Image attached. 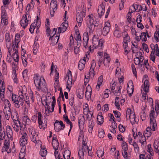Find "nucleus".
I'll return each mask as SVG.
<instances>
[{"label":"nucleus","mask_w":159,"mask_h":159,"mask_svg":"<svg viewBox=\"0 0 159 159\" xmlns=\"http://www.w3.org/2000/svg\"><path fill=\"white\" fill-rule=\"evenodd\" d=\"M25 94V93H24L23 89L18 92V96L12 94L11 97L12 100L16 107L19 108L21 106L23 105L25 101L24 95Z\"/></svg>","instance_id":"f257e3e1"},{"label":"nucleus","mask_w":159,"mask_h":159,"mask_svg":"<svg viewBox=\"0 0 159 159\" xmlns=\"http://www.w3.org/2000/svg\"><path fill=\"white\" fill-rule=\"evenodd\" d=\"M34 84L38 91L40 90L41 88H46V82L43 77H41L39 78V75L36 74L34 75Z\"/></svg>","instance_id":"f03ea898"},{"label":"nucleus","mask_w":159,"mask_h":159,"mask_svg":"<svg viewBox=\"0 0 159 159\" xmlns=\"http://www.w3.org/2000/svg\"><path fill=\"white\" fill-rule=\"evenodd\" d=\"M85 10L83 9L81 7L78 8L77 10L76 19L79 26H80L81 25V23L83 20V17H84L85 15Z\"/></svg>","instance_id":"7ed1b4c3"},{"label":"nucleus","mask_w":159,"mask_h":159,"mask_svg":"<svg viewBox=\"0 0 159 159\" xmlns=\"http://www.w3.org/2000/svg\"><path fill=\"white\" fill-rule=\"evenodd\" d=\"M93 46L95 48L98 47H102L103 45L104 41L103 39H100L99 40L98 37L94 35L92 39Z\"/></svg>","instance_id":"20e7f679"},{"label":"nucleus","mask_w":159,"mask_h":159,"mask_svg":"<svg viewBox=\"0 0 159 159\" xmlns=\"http://www.w3.org/2000/svg\"><path fill=\"white\" fill-rule=\"evenodd\" d=\"M89 148L88 146H82V148L80 149L78 152V155L80 159H84V152H86L87 150H88V155H90L89 151H91Z\"/></svg>","instance_id":"39448f33"},{"label":"nucleus","mask_w":159,"mask_h":159,"mask_svg":"<svg viewBox=\"0 0 159 159\" xmlns=\"http://www.w3.org/2000/svg\"><path fill=\"white\" fill-rule=\"evenodd\" d=\"M20 34H16L14 41H13L12 43L13 49H15V48H18V43L20 42Z\"/></svg>","instance_id":"423d86ee"},{"label":"nucleus","mask_w":159,"mask_h":159,"mask_svg":"<svg viewBox=\"0 0 159 159\" xmlns=\"http://www.w3.org/2000/svg\"><path fill=\"white\" fill-rule=\"evenodd\" d=\"M29 20H27V17L26 15H24L20 21V24L22 27L24 29L28 25Z\"/></svg>","instance_id":"0eeeda50"},{"label":"nucleus","mask_w":159,"mask_h":159,"mask_svg":"<svg viewBox=\"0 0 159 159\" xmlns=\"http://www.w3.org/2000/svg\"><path fill=\"white\" fill-rule=\"evenodd\" d=\"M92 21L93 20H90V23L88 22L87 24V26L86 30L90 33H93L95 29V27L92 23Z\"/></svg>","instance_id":"6e6552de"},{"label":"nucleus","mask_w":159,"mask_h":159,"mask_svg":"<svg viewBox=\"0 0 159 159\" xmlns=\"http://www.w3.org/2000/svg\"><path fill=\"white\" fill-rule=\"evenodd\" d=\"M92 61L93 62L91 64L89 72V75L92 78L95 75L94 69L96 66V63L95 62H94V60H93Z\"/></svg>","instance_id":"1a4fd4ad"},{"label":"nucleus","mask_w":159,"mask_h":159,"mask_svg":"<svg viewBox=\"0 0 159 159\" xmlns=\"http://www.w3.org/2000/svg\"><path fill=\"white\" fill-rule=\"evenodd\" d=\"M27 135L26 133L24 134L22 136L20 141V146H24L27 143Z\"/></svg>","instance_id":"9d476101"},{"label":"nucleus","mask_w":159,"mask_h":159,"mask_svg":"<svg viewBox=\"0 0 159 159\" xmlns=\"http://www.w3.org/2000/svg\"><path fill=\"white\" fill-rule=\"evenodd\" d=\"M49 99H48L47 97H46L45 99H44L43 101H45L46 104L45 105L46 107L45 106V113L48 116L49 115V113L50 112V106H49L50 102H48Z\"/></svg>","instance_id":"9b49d317"},{"label":"nucleus","mask_w":159,"mask_h":159,"mask_svg":"<svg viewBox=\"0 0 159 159\" xmlns=\"http://www.w3.org/2000/svg\"><path fill=\"white\" fill-rule=\"evenodd\" d=\"M110 25L109 23L107 22H106L102 30V33L104 35H106L110 31Z\"/></svg>","instance_id":"f8f14e48"},{"label":"nucleus","mask_w":159,"mask_h":159,"mask_svg":"<svg viewBox=\"0 0 159 159\" xmlns=\"http://www.w3.org/2000/svg\"><path fill=\"white\" fill-rule=\"evenodd\" d=\"M59 35H57L53 37L54 35H53L52 36H50L49 40H51V44L52 46H54L58 42L59 39Z\"/></svg>","instance_id":"ddd939ff"},{"label":"nucleus","mask_w":159,"mask_h":159,"mask_svg":"<svg viewBox=\"0 0 159 159\" xmlns=\"http://www.w3.org/2000/svg\"><path fill=\"white\" fill-rule=\"evenodd\" d=\"M115 30L114 32V35L117 38H119L121 36V32L118 25H115Z\"/></svg>","instance_id":"4468645a"},{"label":"nucleus","mask_w":159,"mask_h":159,"mask_svg":"<svg viewBox=\"0 0 159 159\" xmlns=\"http://www.w3.org/2000/svg\"><path fill=\"white\" fill-rule=\"evenodd\" d=\"M92 90L90 86L89 85L87 86L86 88V91L85 93V96L88 100L90 98L91 95Z\"/></svg>","instance_id":"2eb2a0df"},{"label":"nucleus","mask_w":159,"mask_h":159,"mask_svg":"<svg viewBox=\"0 0 159 159\" xmlns=\"http://www.w3.org/2000/svg\"><path fill=\"white\" fill-rule=\"evenodd\" d=\"M105 6L102 4H100L98 7V12L99 16H102L105 12Z\"/></svg>","instance_id":"dca6fc26"},{"label":"nucleus","mask_w":159,"mask_h":159,"mask_svg":"<svg viewBox=\"0 0 159 159\" xmlns=\"http://www.w3.org/2000/svg\"><path fill=\"white\" fill-rule=\"evenodd\" d=\"M6 132L7 137L9 139L11 138L13 136V134L11 128L10 126L7 125V126Z\"/></svg>","instance_id":"f3484780"},{"label":"nucleus","mask_w":159,"mask_h":159,"mask_svg":"<svg viewBox=\"0 0 159 159\" xmlns=\"http://www.w3.org/2000/svg\"><path fill=\"white\" fill-rule=\"evenodd\" d=\"M66 76L68 77L67 85H71L72 84V76L71 72L70 70H69V72L67 74Z\"/></svg>","instance_id":"a211bd4d"},{"label":"nucleus","mask_w":159,"mask_h":159,"mask_svg":"<svg viewBox=\"0 0 159 159\" xmlns=\"http://www.w3.org/2000/svg\"><path fill=\"white\" fill-rule=\"evenodd\" d=\"M15 48V49H13V51H15V52L13 54V58L15 61L18 62L19 61V57L18 55V50Z\"/></svg>","instance_id":"6ab92c4d"},{"label":"nucleus","mask_w":159,"mask_h":159,"mask_svg":"<svg viewBox=\"0 0 159 159\" xmlns=\"http://www.w3.org/2000/svg\"><path fill=\"white\" fill-rule=\"evenodd\" d=\"M85 120V119L84 116H83L81 118L79 119L78 123L80 129H83L84 128Z\"/></svg>","instance_id":"aec40b11"},{"label":"nucleus","mask_w":159,"mask_h":159,"mask_svg":"<svg viewBox=\"0 0 159 159\" xmlns=\"http://www.w3.org/2000/svg\"><path fill=\"white\" fill-rule=\"evenodd\" d=\"M57 0H52L50 4V8L56 10L57 9Z\"/></svg>","instance_id":"412c9836"},{"label":"nucleus","mask_w":159,"mask_h":159,"mask_svg":"<svg viewBox=\"0 0 159 159\" xmlns=\"http://www.w3.org/2000/svg\"><path fill=\"white\" fill-rule=\"evenodd\" d=\"M129 118L130 119V122L132 125L137 122L136 120L135 116L134 114L132 113L131 115H130Z\"/></svg>","instance_id":"4be33fe9"},{"label":"nucleus","mask_w":159,"mask_h":159,"mask_svg":"<svg viewBox=\"0 0 159 159\" xmlns=\"http://www.w3.org/2000/svg\"><path fill=\"white\" fill-rule=\"evenodd\" d=\"M77 95L78 98L80 99L83 98L84 96L83 90L79 89L77 91Z\"/></svg>","instance_id":"5701e85b"},{"label":"nucleus","mask_w":159,"mask_h":159,"mask_svg":"<svg viewBox=\"0 0 159 159\" xmlns=\"http://www.w3.org/2000/svg\"><path fill=\"white\" fill-rule=\"evenodd\" d=\"M151 127H148L146 129V131H144L143 135L144 136H145V134H147V137H149L151 135L152 133L151 132Z\"/></svg>","instance_id":"b1692460"},{"label":"nucleus","mask_w":159,"mask_h":159,"mask_svg":"<svg viewBox=\"0 0 159 159\" xmlns=\"http://www.w3.org/2000/svg\"><path fill=\"white\" fill-rule=\"evenodd\" d=\"M156 122V120H152V119L151 121H150V127H152V129L153 131L155 130V127L157 126V124Z\"/></svg>","instance_id":"393cba45"},{"label":"nucleus","mask_w":159,"mask_h":159,"mask_svg":"<svg viewBox=\"0 0 159 159\" xmlns=\"http://www.w3.org/2000/svg\"><path fill=\"white\" fill-rule=\"evenodd\" d=\"M39 153L42 157H44L47 154V151L46 148H41L40 150Z\"/></svg>","instance_id":"a878e982"},{"label":"nucleus","mask_w":159,"mask_h":159,"mask_svg":"<svg viewBox=\"0 0 159 159\" xmlns=\"http://www.w3.org/2000/svg\"><path fill=\"white\" fill-rule=\"evenodd\" d=\"M70 155V152L69 150H66L63 155L65 159H69Z\"/></svg>","instance_id":"bb28decb"},{"label":"nucleus","mask_w":159,"mask_h":159,"mask_svg":"<svg viewBox=\"0 0 159 159\" xmlns=\"http://www.w3.org/2000/svg\"><path fill=\"white\" fill-rule=\"evenodd\" d=\"M97 119L98 122V124L101 125L103 122V117L102 115H98L97 116Z\"/></svg>","instance_id":"cd10ccee"},{"label":"nucleus","mask_w":159,"mask_h":159,"mask_svg":"<svg viewBox=\"0 0 159 159\" xmlns=\"http://www.w3.org/2000/svg\"><path fill=\"white\" fill-rule=\"evenodd\" d=\"M52 144L54 149H55L56 148H58V147L59 146V143L57 140L55 139V140H52Z\"/></svg>","instance_id":"c85d7f7f"},{"label":"nucleus","mask_w":159,"mask_h":159,"mask_svg":"<svg viewBox=\"0 0 159 159\" xmlns=\"http://www.w3.org/2000/svg\"><path fill=\"white\" fill-rule=\"evenodd\" d=\"M132 88H130L128 85V88H127V91L128 93H129V96L131 97L132 94H133L134 92V86L132 85Z\"/></svg>","instance_id":"c756f323"},{"label":"nucleus","mask_w":159,"mask_h":159,"mask_svg":"<svg viewBox=\"0 0 159 159\" xmlns=\"http://www.w3.org/2000/svg\"><path fill=\"white\" fill-rule=\"evenodd\" d=\"M38 136V135L37 134L35 135V136H30L31 140L35 143H39L40 142L39 140H37L36 137H37Z\"/></svg>","instance_id":"7c9ffc66"},{"label":"nucleus","mask_w":159,"mask_h":159,"mask_svg":"<svg viewBox=\"0 0 159 159\" xmlns=\"http://www.w3.org/2000/svg\"><path fill=\"white\" fill-rule=\"evenodd\" d=\"M104 153V150L103 149L98 150L97 151V156L99 157H102L103 156Z\"/></svg>","instance_id":"2f4dec72"},{"label":"nucleus","mask_w":159,"mask_h":159,"mask_svg":"<svg viewBox=\"0 0 159 159\" xmlns=\"http://www.w3.org/2000/svg\"><path fill=\"white\" fill-rule=\"evenodd\" d=\"M68 24L65 22H63L61 25V27L62 29V32H65L68 26Z\"/></svg>","instance_id":"473e14b6"},{"label":"nucleus","mask_w":159,"mask_h":159,"mask_svg":"<svg viewBox=\"0 0 159 159\" xmlns=\"http://www.w3.org/2000/svg\"><path fill=\"white\" fill-rule=\"evenodd\" d=\"M134 62L135 65H138L140 67H142V64L141 63L140 64L139 62L140 60H139V58L138 57H137L134 58Z\"/></svg>","instance_id":"72a5a7b5"},{"label":"nucleus","mask_w":159,"mask_h":159,"mask_svg":"<svg viewBox=\"0 0 159 159\" xmlns=\"http://www.w3.org/2000/svg\"><path fill=\"white\" fill-rule=\"evenodd\" d=\"M54 129L56 131L59 132L61 130L63 129H62V127H61V126H60V125H59L58 124H54Z\"/></svg>","instance_id":"f704fd0d"},{"label":"nucleus","mask_w":159,"mask_h":159,"mask_svg":"<svg viewBox=\"0 0 159 159\" xmlns=\"http://www.w3.org/2000/svg\"><path fill=\"white\" fill-rule=\"evenodd\" d=\"M23 121L26 123V125H29L30 122V120L29 119L28 116H25L23 118Z\"/></svg>","instance_id":"c9c22d12"},{"label":"nucleus","mask_w":159,"mask_h":159,"mask_svg":"<svg viewBox=\"0 0 159 159\" xmlns=\"http://www.w3.org/2000/svg\"><path fill=\"white\" fill-rule=\"evenodd\" d=\"M121 86H120L118 88V90H115L112 91V92L115 94L116 96H119L120 93V89H121Z\"/></svg>","instance_id":"e433bc0d"},{"label":"nucleus","mask_w":159,"mask_h":159,"mask_svg":"<svg viewBox=\"0 0 159 159\" xmlns=\"http://www.w3.org/2000/svg\"><path fill=\"white\" fill-rule=\"evenodd\" d=\"M42 114L40 112L38 113V123L39 125H42L43 122L41 120Z\"/></svg>","instance_id":"4c0bfd02"},{"label":"nucleus","mask_w":159,"mask_h":159,"mask_svg":"<svg viewBox=\"0 0 159 159\" xmlns=\"http://www.w3.org/2000/svg\"><path fill=\"white\" fill-rule=\"evenodd\" d=\"M140 39L142 40L146 41L147 40L146 34V33L143 32L141 33V35L140 36Z\"/></svg>","instance_id":"58836bf2"},{"label":"nucleus","mask_w":159,"mask_h":159,"mask_svg":"<svg viewBox=\"0 0 159 159\" xmlns=\"http://www.w3.org/2000/svg\"><path fill=\"white\" fill-rule=\"evenodd\" d=\"M36 27V24L35 23H33L31 24L29 29V31L31 33H33L34 30Z\"/></svg>","instance_id":"ea45409f"},{"label":"nucleus","mask_w":159,"mask_h":159,"mask_svg":"<svg viewBox=\"0 0 159 159\" xmlns=\"http://www.w3.org/2000/svg\"><path fill=\"white\" fill-rule=\"evenodd\" d=\"M65 122L66 123L68 124H69L70 125V129L69 130V132L68 133V135H69L70 131L72 128L73 125L72 123L70 121V120L68 118L67 119L65 120Z\"/></svg>","instance_id":"a19ab883"},{"label":"nucleus","mask_w":159,"mask_h":159,"mask_svg":"<svg viewBox=\"0 0 159 159\" xmlns=\"http://www.w3.org/2000/svg\"><path fill=\"white\" fill-rule=\"evenodd\" d=\"M93 113L92 111H89L87 114V120L93 119L94 118V116H93Z\"/></svg>","instance_id":"79ce46f5"},{"label":"nucleus","mask_w":159,"mask_h":159,"mask_svg":"<svg viewBox=\"0 0 159 159\" xmlns=\"http://www.w3.org/2000/svg\"><path fill=\"white\" fill-rule=\"evenodd\" d=\"M151 144H149L148 145V151L150 153V154L152 156H153V152L151 147Z\"/></svg>","instance_id":"37998d69"},{"label":"nucleus","mask_w":159,"mask_h":159,"mask_svg":"<svg viewBox=\"0 0 159 159\" xmlns=\"http://www.w3.org/2000/svg\"><path fill=\"white\" fill-rule=\"evenodd\" d=\"M54 150H55L54 154L56 158H57L58 159H63L62 158H60V154H58V148H56L55 149H54Z\"/></svg>","instance_id":"c03bdc74"},{"label":"nucleus","mask_w":159,"mask_h":159,"mask_svg":"<svg viewBox=\"0 0 159 159\" xmlns=\"http://www.w3.org/2000/svg\"><path fill=\"white\" fill-rule=\"evenodd\" d=\"M127 151L122 152V155L125 158L128 159L129 158L130 156V154H129L127 152Z\"/></svg>","instance_id":"a18cd8bd"},{"label":"nucleus","mask_w":159,"mask_h":159,"mask_svg":"<svg viewBox=\"0 0 159 159\" xmlns=\"http://www.w3.org/2000/svg\"><path fill=\"white\" fill-rule=\"evenodd\" d=\"M89 35L88 32H85L83 35V41H88Z\"/></svg>","instance_id":"49530a36"},{"label":"nucleus","mask_w":159,"mask_h":159,"mask_svg":"<svg viewBox=\"0 0 159 159\" xmlns=\"http://www.w3.org/2000/svg\"><path fill=\"white\" fill-rule=\"evenodd\" d=\"M131 66L132 68V70L133 72V73L135 76V77H136V78H137L136 68H135L134 65L132 64L131 65Z\"/></svg>","instance_id":"de8ad7c7"},{"label":"nucleus","mask_w":159,"mask_h":159,"mask_svg":"<svg viewBox=\"0 0 159 159\" xmlns=\"http://www.w3.org/2000/svg\"><path fill=\"white\" fill-rule=\"evenodd\" d=\"M23 150L22 149H21V150L19 154V159H26L25 158H24V157L25 156V153L24 152L25 151V149L23 150V152H22V151Z\"/></svg>","instance_id":"09e8293b"},{"label":"nucleus","mask_w":159,"mask_h":159,"mask_svg":"<svg viewBox=\"0 0 159 159\" xmlns=\"http://www.w3.org/2000/svg\"><path fill=\"white\" fill-rule=\"evenodd\" d=\"M3 111L4 113H7L9 115V113H11L10 107H4Z\"/></svg>","instance_id":"8fccbe9b"},{"label":"nucleus","mask_w":159,"mask_h":159,"mask_svg":"<svg viewBox=\"0 0 159 159\" xmlns=\"http://www.w3.org/2000/svg\"><path fill=\"white\" fill-rule=\"evenodd\" d=\"M76 37L75 38V39L77 41H79L80 42H81V36L80 35V34L79 33V32H76Z\"/></svg>","instance_id":"3c124183"},{"label":"nucleus","mask_w":159,"mask_h":159,"mask_svg":"<svg viewBox=\"0 0 159 159\" xmlns=\"http://www.w3.org/2000/svg\"><path fill=\"white\" fill-rule=\"evenodd\" d=\"M130 41V37L127 33H126L125 37H124L123 42L128 43V42Z\"/></svg>","instance_id":"603ef678"},{"label":"nucleus","mask_w":159,"mask_h":159,"mask_svg":"<svg viewBox=\"0 0 159 159\" xmlns=\"http://www.w3.org/2000/svg\"><path fill=\"white\" fill-rule=\"evenodd\" d=\"M131 111L130 108H128L126 111V118L127 120L128 119V118L129 117L130 115H131L132 114L131 113Z\"/></svg>","instance_id":"864d4df0"},{"label":"nucleus","mask_w":159,"mask_h":159,"mask_svg":"<svg viewBox=\"0 0 159 159\" xmlns=\"http://www.w3.org/2000/svg\"><path fill=\"white\" fill-rule=\"evenodd\" d=\"M128 150V145L127 144L125 143H123V145L122 146V152L124 151H127Z\"/></svg>","instance_id":"5fc2aeb1"},{"label":"nucleus","mask_w":159,"mask_h":159,"mask_svg":"<svg viewBox=\"0 0 159 159\" xmlns=\"http://www.w3.org/2000/svg\"><path fill=\"white\" fill-rule=\"evenodd\" d=\"M155 114V111L154 110H152L151 111V112L149 114L150 117V121H151L152 119V120H155L154 119V115Z\"/></svg>","instance_id":"6e6d98bb"},{"label":"nucleus","mask_w":159,"mask_h":159,"mask_svg":"<svg viewBox=\"0 0 159 159\" xmlns=\"http://www.w3.org/2000/svg\"><path fill=\"white\" fill-rule=\"evenodd\" d=\"M143 48L144 50L147 53L149 52V50L148 45L144 43L142 44Z\"/></svg>","instance_id":"4d7b16f0"},{"label":"nucleus","mask_w":159,"mask_h":159,"mask_svg":"<svg viewBox=\"0 0 159 159\" xmlns=\"http://www.w3.org/2000/svg\"><path fill=\"white\" fill-rule=\"evenodd\" d=\"M5 40L6 41H10L11 39L10 34L9 33L7 32L5 34Z\"/></svg>","instance_id":"13d9d810"},{"label":"nucleus","mask_w":159,"mask_h":159,"mask_svg":"<svg viewBox=\"0 0 159 159\" xmlns=\"http://www.w3.org/2000/svg\"><path fill=\"white\" fill-rule=\"evenodd\" d=\"M155 107L157 114H159V103L157 102L155 103Z\"/></svg>","instance_id":"bf43d9fd"},{"label":"nucleus","mask_w":159,"mask_h":159,"mask_svg":"<svg viewBox=\"0 0 159 159\" xmlns=\"http://www.w3.org/2000/svg\"><path fill=\"white\" fill-rule=\"evenodd\" d=\"M49 25L46 24V32L47 34V36H49L50 35V32L51 31L49 27Z\"/></svg>","instance_id":"052dcab7"},{"label":"nucleus","mask_w":159,"mask_h":159,"mask_svg":"<svg viewBox=\"0 0 159 159\" xmlns=\"http://www.w3.org/2000/svg\"><path fill=\"white\" fill-rule=\"evenodd\" d=\"M131 12H129L127 15V18L129 23H131Z\"/></svg>","instance_id":"680f3d73"},{"label":"nucleus","mask_w":159,"mask_h":159,"mask_svg":"<svg viewBox=\"0 0 159 159\" xmlns=\"http://www.w3.org/2000/svg\"><path fill=\"white\" fill-rule=\"evenodd\" d=\"M1 22L3 23L5 25H7L8 24V20L7 19V17L1 18Z\"/></svg>","instance_id":"e2e57ef3"},{"label":"nucleus","mask_w":159,"mask_h":159,"mask_svg":"<svg viewBox=\"0 0 159 159\" xmlns=\"http://www.w3.org/2000/svg\"><path fill=\"white\" fill-rule=\"evenodd\" d=\"M104 135L105 133L103 129H102L101 131H99L98 136L100 138H103Z\"/></svg>","instance_id":"0e129e2a"},{"label":"nucleus","mask_w":159,"mask_h":159,"mask_svg":"<svg viewBox=\"0 0 159 159\" xmlns=\"http://www.w3.org/2000/svg\"><path fill=\"white\" fill-rule=\"evenodd\" d=\"M7 17V14L6 11L4 9H3L1 11V18Z\"/></svg>","instance_id":"69168bd1"},{"label":"nucleus","mask_w":159,"mask_h":159,"mask_svg":"<svg viewBox=\"0 0 159 159\" xmlns=\"http://www.w3.org/2000/svg\"><path fill=\"white\" fill-rule=\"evenodd\" d=\"M85 65L81 63H79L78 67L80 70H82L84 68Z\"/></svg>","instance_id":"338daca9"},{"label":"nucleus","mask_w":159,"mask_h":159,"mask_svg":"<svg viewBox=\"0 0 159 159\" xmlns=\"http://www.w3.org/2000/svg\"><path fill=\"white\" fill-rule=\"evenodd\" d=\"M74 97H72L69 99V103L70 105L72 107L74 103Z\"/></svg>","instance_id":"774afa93"}]
</instances>
